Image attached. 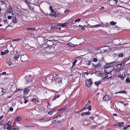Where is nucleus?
I'll return each instance as SVG.
<instances>
[{
    "label": "nucleus",
    "instance_id": "obj_14",
    "mask_svg": "<svg viewBox=\"0 0 130 130\" xmlns=\"http://www.w3.org/2000/svg\"><path fill=\"white\" fill-rule=\"evenodd\" d=\"M90 112L89 111L87 112H85L82 113L81 115L82 116H83L85 115H89L90 114Z\"/></svg>",
    "mask_w": 130,
    "mask_h": 130
},
{
    "label": "nucleus",
    "instance_id": "obj_35",
    "mask_svg": "<svg viewBox=\"0 0 130 130\" xmlns=\"http://www.w3.org/2000/svg\"><path fill=\"white\" fill-rule=\"evenodd\" d=\"M54 110H52L50 111L48 113L49 115H52L53 113V112H54Z\"/></svg>",
    "mask_w": 130,
    "mask_h": 130
},
{
    "label": "nucleus",
    "instance_id": "obj_5",
    "mask_svg": "<svg viewBox=\"0 0 130 130\" xmlns=\"http://www.w3.org/2000/svg\"><path fill=\"white\" fill-rule=\"evenodd\" d=\"M50 120V119L49 118H42L39 120V121L42 122H45Z\"/></svg>",
    "mask_w": 130,
    "mask_h": 130
},
{
    "label": "nucleus",
    "instance_id": "obj_47",
    "mask_svg": "<svg viewBox=\"0 0 130 130\" xmlns=\"http://www.w3.org/2000/svg\"><path fill=\"white\" fill-rule=\"evenodd\" d=\"M36 99H32L31 100L32 102H36Z\"/></svg>",
    "mask_w": 130,
    "mask_h": 130
},
{
    "label": "nucleus",
    "instance_id": "obj_53",
    "mask_svg": "<svg viewBox=\"0 0 130 130\" xmlns=\"http://www.w3.org/2000/svg\"><path fill=\"white\" fill-rule=\"evenodd\" d=\"M85 106L83 108V110H84L85 109H86L87 108V105L86 104L85 105Z\"/></svg>",
    "mask_w": 130,
    "mask_h": 130
},
{
    "label": "nucleus",
    "instance_id": "obj_8",
    "mask_svg": "<svg viewBox=\"0 0 130 130\" xmlns=\"http://www.w3.org/2000/svg\"><path fill=\"white\" fill-rule=\"evenodd\" d=\"M15 13L18 15H21V10L19 8H17V10L15 11Z\"/></svg>",
    "mask_w": 130,
    "mask_h": 130
},
{
    "label": "nucleus",
    "instance_id": "obj_34",
    "mask_svg": "<svg viewBox=\"0 0 130 130\" xmlns=\"http://www.w3.org/2000/svg\"><path fill=\"white\" fill-rule=\"evenodd\" d=\"M53 25L54 26L57 27L59 26H61V24H55Z\"/></svg>",
    "mask_w": 130,
    "mask_h": 130
},
{
    "label": "nucleus",
    "instance_id": "obj_19",
    "mask_svg": "<svg viewBox=\"0 0 130 130\" xmlns=\"http://www.w3.org/2000/svg\"><path fill=\"white\" fill-rule=\"evenodd\" d=\"M111 67L108 66L104 68V71L105 72H106L108 71H109V70L110 68Z\"/></svg>",
    "mask_w": 130,
    "mask_h": 130
},
{
    "label": "nucleus",
    "instance_id": "obj_9",
    "mask_svg": "<svg viewBox=\"0 0 130 130\" xmlns=\"http://www.w3.org/2000/svg\"><path fill=\"white\" fill-rule=\"evenodd\" d=\"M110 99V98L108 95H105L103 98V100L105 101L109 100Z\"/></svg>",
    "mask_w": 130,
    "mask_h": 130
},
{
    "label": "nucleus",
    "instance_id": "obj_28",
    "mask_svg": "<svg viewBox=\"0 0 130 130\" xmlns=\"http://www.w3.org/2000/svg\"><path fill=\"white\" fill-rule=\"evenodd\" d=\"M8 11L9 13H11L12 11V9L11 7H10L8 9Z\"/></svg>",
    "mask_w": 130,
    "mask_h": 130
},
{
    "label": "nucleus",
    "instance_id": "obj_64",
    "mask_svg": "<svg viewBox=\"0 0 130 130\" xmlns=\"http://www.w3.org/2000/svg\"><path fill=\"white\" fill-rule=\"evenodd\" d=\"M104 7H102L99 9L100 10H104Z\"/></svg>",
    "mask_w": 130,
    "mask_h": 130
},
{
    "label": "nucleus",
    "instance_id": "obj_57",
    "mask_svg": "<svg viewBox=\"0 0 130 130\" xmlns=\"http://www.w3.org/2000/svg\"><path fill=\"white\" fill-rule=\"evenodd\" d=\"M21 40V39L20 38H18V39H16L14 40V41H20Z\"/></svg>",
    "mask_w": 130,
    "mask_h": 130
},
{
    "label": "nucleus",
    "instance_id": "obj_36",
    "mask_svg": "<svg viewBox=\"0 0 130 130\" xmlns=\"http://www.w3.org/2000/svg\"><path fill=\"white\" fill-rule=\"evenodd\" d=\"M77 62V61L76 60H74V62H73V65L72 67V68L73 67H74L75 66V64H76V63Z\"/></svg>",
    "mask_w": 130,
    "mask_h": 130
},
{
    "label": "nucleus",
    "instance_id": "obj_30",
    "mask_svg": "<svg viewBox=\"0 0 130 130\" xmlns=\"http://www.w3.org/2000/svg\"><path fill=\"white\" fill-rule=\"evenodd\" d=\"M118 77L121 78V79L122 80H124L125 77L124 76H122L121 75H119L118 76Z\"/></svg>",
    "mask_w": 130,
    "mask_h": 130
},
{
    "label": "nucleus",
    "instance_id": "obj_17",
    "mask_svg": "<svg viewBox=\"0 0 130 130\" xmlns=\"http://www.w3.org/2000/svg\"><path fill=\"white\" fill-rule=\"evenodd\" d=\"M124 126V123L123 122H121L118 123V126L120 127H123Z\"/></svg>",
    "mask_w": 130,
    "mask_h": 130
},
{
    "label": "nucleus",
    "instance_id": "obj_56",
    "mask_svg": "<svg viewBox=\"0 0 130 130\" xmlns=\"http://www.w3.org/2000/svg\"><path fill=\"white\" fill-rule=\"evenodd\" d=\"M115 41H116V42H118V43H117V44H118L119 43L118 42L120 41V40L119 39H115Z\"/></svg>",
    "mask_w": 130,
    "mask_h": 130
},
{
    "label": "nucleus",
    "instance_id": "obj_25",
    "mask_svg": "<svg viewBox=\"0 0 130 130\" xmlns=\"http://www.w3.org/2000/svg\"><path fill=\"white\" fill-rule=\"evenodd\" d=\"M21 120V118L19 116L16 117L15 119V121H20Z\"/></svg>",
    "mask_w": 130,
    "mask_h": 130
},
{
    "label": "nucleus",
    "instance_id": "obj_45",
    "mask_svg": "<svg viewBox=\"0 0 130 130\" xmlns=\"http://www.w3.org/2000/svg\"><path fill=\"white\" fill-rule=\"evenodd\" d=\"M58 75L57 74H55L54 75L53 74V79L54 78V76H55V78H57V76Z\"/></svg>",
    "mask_w": 130,
    "mask_h": 130
},
{
    "label": "nucleus",
    "instance_id": "obj_49",
    "mask_svg": "<svg viewBox=\"0 0 130 130\" xmlns=\"http://www.w3.org/2000/svg\"><path fill=\"white\" fill-rule=\"evenodd\" d=\"M81 20V19H78L77 20H75V22H79L80 20Z\"/></svg>",
    "mask_w": 130,
    "mask_h": 130
},
{
    "label": "nucleus",
    "instance_id": "obj_63",
    "mask_svg": "<svg viewBox=\"0 0 130 130\" xmlns=\"http://www.w3.org/2000/svg\"><path fill=\"white\" fill-rule=\"evenodd\" d=\"M9 110L11 111H13V108L12 107H10L9 109Z\"/></svg>",
    "mask_w": 130,
    "mask_h": 130
},
{
    "label": "nucleus",
    "instance_id": "obj_55",
    "mask_svg": "<svg viewBox=\"0 0 130 130\" xmlns=\"http://www.w3.org/2000/svg\"><path fill=\"white\" fill-rule=\"evenodd\" d=\"M12 17H12L11 16L9 15L8 16V19H12Z\"/></svg>",
    "mask_w": 130,
    "mask_h": 130
},
{
    "label": "nucleus",
    "instance_id": "obj_40",
    "mask_svg": "<svg viewBox=\"0 0 130 130\" xmlns=\"http://www.w3.org/2000/svg\"><path fill=\"white\" fill-rule=\"evenodd\" d=\"M54 17H58V15H59L57 14V12L56 11L55 12V14Z\"/></svg>",
    "mask_w": 130,
    "mask_h": 130
},
{
    "label": "nucleus",
    "instance_id": "obj_1",
    "mask_svg": "<svg viewBox=\"0 0 130 130\" xmlns=\"http://www.w3.org/2000/svg\"><path fill=\"white\" fill-rule=\"evenodd\" d=\"M61 115H58L56 117L54 118L52 120V122L55 124H57L62 122L63 119H60V118L62 117Z\"/></svg>",
    "mask_w": 130,
    "mask_h": 130
},
{
    "label": "nucleus",
    "instance_id": "obj_10",
    "mask_svg": "<svg viewBox=\"0 0 130 130\" xmlns=\"http://www.w3.org/2000/svg\"><path fill=\"white\" fill-rule=\"evenodd\" d=\"M94 64L92 63H89L88 64V68L90 69H91L93 68Z\"/></svg>",
    "mask_w": 130,
    "mask_h": 130
},
{
    "label": "nucleus",
    "instance_id": "obj_38",
    "mask_svg": "<svg viewBox=\"0 0 130 130\" xmlns=\"http://www.w3.org/2000/svg\"><path fill=\"white\" fill-rule=\"evenodd\" d=\"M96 73L98 74L97 75V76L100 77L101 76L102 74L99 71H97L96 72Z\"/></svg>",
    "mask_w": 130,
    "mask_h": 130
},
{
    "label": "nucleus",
    "instance_id": "obj_18",
    "mask_svg": "<svg viewBox=\"0 0 130 130\" xmlns=\"http://www.w3.org/2000/svg\"><path fill=\"white\" fill-rule=\"evenodd\" d=\"M68 23H64L63 24H61V26L62 27H67L68 26Z\"/></svg>",
    "mask_w": 130,
    "mask_h": 130
},
{
    "label": "nucleus",
    "instance_id": "obj_15",
    "mask_svg": "<svg viewBox=\"0 0 130 130\" xmlns=\"http://www.w3.org/2000/svg\"><path fill=\"white\" fill-rule=\"evenodd\" d=\"M47 43L50 44V46H52L54 44V42L52 41L51 40H48L47 42Z\"/></svg>",
    "mask_w": 130,
    "mask_h": 130
},
{
    "label": "nucleus",
    "instance_id": "obj_27",
    "mask_svg": "<svg viewBox=\"0 0 130 130\" xmlns=\"http://www.w3.org/2000/svg\"><path fill=\"white\" fill-rule=\"evenodd\" d=\"M68 44L72 47H75L76 46H78L79 45H79L74 44H72L70 43H69Z\"/></svg>",
    "mask_w": 130,
    "mask_h": 130
},
{
    "label": "nucleus",
    "instance_id": "obj_41",
    "mask_svg": "<svg viewBox=\"0 0 130 130\" xmlns=\"http://www.w3.org/2000/svg\"><path fill=\"white\" fill-rule=\"evenodd\" d=\"M125 81L127 83H129L130 82V79L128 78H127L126 79Z\"/></svg>",
    "mask_w": 130,
    "mask_h": 130
},
{
    "label": "nucleus",
    "instance_id": "obj_26",
    "mask_svg": "<svg viewBox=\"0 0 130 130\" xmlns=\"http://www.w3.org/2000/svg\"><path fill=\"white\" fill-rule=\"evenodd\" d=\"M101 81H99V82L97 81L95 82L94 84L95 85L98 86L101 83Z\"/></svg>",
    "mask_w": 130,
    "mask_h": 130
},
{
    "label": "nucleus",
    "instance_id": "obj_29",
    "mask_svg": "<svg viewBox=\"0 0 130 130\" xmlns=\"http://www.w3.org/2000/svg\"><path fill=\"white\" fill-rule=\"evenodd\" d=\"M116 93H125V94H127V92L126 91H120L118 92H117Z\"/></svg>",
    "mask_w": 130,
    "mask_h": 130
},
{
    "label": "nucleus",
    "instance_id": "obj_22",
    "mask_svg": "<svg viewBox=\"0 0 130 130\" xmlns=\"http://www.w3.org/2000/svg\"><path fill=\"white\" fill-rule=\"evenodd\" d=\"M58 27L54 26L53 25L52 27L51 28V30H55L57 29Z\"/></svg>",
    "mask_w": 130,
    "mask_h": 130
},
{
    "label": "nucleus",
    "instance_id": "obj_23",
    "mask_svg": "<svg viewBox=\"0 0 130 130\" xmlns=\"http://www.w3.org/2000/svg\"><path fill=\"white\" fill-rule=\"evenodd\" d=\"M103 75H105V77H106V79H109L111 78L112 77V75L110 77L107 78L108 77V75H106V74L105 73H103Z\"/></svg>",
    "mask_w": 130,
    "mask_h": 130
},
{
    "label": "nucleus",
    "instance_id": "obj_32",
    "mask_svg": "<svg viewBox=\"0 0 130 130\" xmlns=\"http://www.w3.org/2000/svg\"><path fill=\"white\" fill-rule=\"evenodd\" d=\"M123 56V53H121L119 54L118 55V56L119 57H122Z\"/></svg>",
    "mask_w": 130,
    "mask_h": 130
},
{
    "label": "nucleus",
    "instance_id": "obj_54",
    "mask_svg": "<svg viewBox=\"0 0 130 130\" xmlns=\"http://www.w3.org/2000/svg\"><path fill=\"white\" fill-rule=\"evenodd\" d=\"M106 74V75H107L108 74H109L110 73V71H108L106 72V73H105Z\"/></svg>",
    "mask_w": 130,
    "mask_h": 130
},
{
    "label": "nucleus",
    "instance_id": "obj_43",
    "mask_svg": "<svg viewBox=\"0 0 130 130\" xmlns=\"http://www.w3.org/2000/svg\"><path fill=\"white\" fill-rule=\"evenodd\" d=\"M23 10H24L25 11H23V12L24 13L25 12L27 14V13H28V10H26L25 9H23Z\"/></svg>",
    "mask_w": 130,
    "mask_h": 130
},
{
    "label": "nucleus",
    "instance_id": "obj_12",
    "mask_svg": "<svg viewBox=\"0 0 130 130\" xmlns=\"http://www.w3.org/2000/svg\"><path fill=\"white\" fill-rule=\"evenodd\" d=\"M11 59L10 58L7 59L6 61V63L8 64L9 66H10L12 64L11 62Z\"/></svg>",
    "mask_w": 130,
    "mask_h": 130
},
{
    "label": "nucleus",
    "instance_id": "obj_31",
    "mask_svg": "<svg viewBox=\"0 0 130 130\" xmlns=\"http://www.w3.org/2000/svg\"><path fill=\"white\" fill-rule=\"evenodd\" d=\"M28 7L31 10H32L34 9V8L30 5V4L28 6Z\"/></svg>",
    "mask_w": 130,
    "mask_h": 130
},
{
    "label": "nucleus",
    "instance_id": "obj_7",
    "mask_svg": "<svg viewBox=\"0 0 130 130\" xmlns=\"http://www.w3.org/2000/svg\"><path fill=\"white\" fill-rule=\"evenodd\" d=\"M6 93V90L4 89L1 88L0 89V95H2Z\"/></svg>",
    "mask_w": 130,
    "mask_h": 130
},
{
    "label": "nucleus",
    "instance_id": "obj_20",
    "mask_svg": "<svg viewBox=\"0 0 130 130\" xmlns=\"http://www.w3.org/2000/svg\"><path fill=\"white\" fill-rule=\"evenodd\" d=\"M13 18L12 17V21L14 23H17L18 21L16 20V17H13Z\"/></svg>",
    "mask_w": 130,
    "mask_h": 130
},
{
    "label": "nucleus",
    "instance_id": "obj_46",
    "mask_svg": "<svg viewBox=\"0 0 130 130\" xmlns=\"http://www.w3.org/2000/svg\"><path fill=\"white\" fill-rule=\"evenodd\" d=\"M25 2L26 3V4L28 5H28H29L30 4V2H29L28 1Z\"/></svg>",
    "mask_w": 130,
    "mask_h": 130
},
{
    "label": "nucleus",
    "instance_id": "obj_33",
    "mask_svg": "<svg viewBox=\"0 0 130 130\" xmlns=\"http://www.w3.org/2000/svg\"><path fill=\"white\" fill-rule=\"evenodd\" d=\"M4 22L5 23L4 24L6 25L8 24V20H4Z\"/></svg>",
    "mask_w": 130,
    "mask_h": 130
},
{
    "label": "nucleus",
    "instance_id": "obj_51",
    "mask_svg": "<svg viewBox=\"0 0 130 130\" xmlns=\"http://www.w3.org/2000/svg\"><path fill=\"white\" fill-rule=\"evenodd\" d=\"M126 61H124V59H123V61H122V62H123V63H122V64H121V65H122L123 64V65H124L125 64V62Z\"/></svg>",
    "mask_w": 130,
    "mask_h": 130
},
{
    "label": "nucleus",
    "instance_id": "obj_61",
    "mask_svg": "<svg viewBox=\"0 0 130 130\" xmlns=\"http://www.w3.org/2000/svg\"><path fill=\"white\" fill-rule=\"evenodd\" d=\"M127 126L126 127H123V129H124V130H126L127 129Z\"/></svg>",
    "mask_w": 130,
    "mask_h": 130
},
{
    "label": "nucleus",
    "instance_id": "obj_50",
    "mask_svg": "<svg viewBox=\"0 0 130 130\" xmlns=\"http://www.w3.org/2000/svg\"><path fill=\"white\" fill-rule=\"evenodd\" d=\"M19 58V55H18V56H15L14 57V59L15 60H17Z\"/></svg>",
    "mask_w": 130,
    "mask_h": 130
},
{
    "label": "nucleus",
    "instance_id": "obj_60",
    "mask_svg": "<svg viewBox=\"0 0 130 130\" xmlns=\"http://www.w3.org/2000/svg\"><path fill=\"white\" fill-rule=\"evenodd\" d=\"M1 74H1V75H5L6 74V72H2Z\"/></svg>",
    "mask_w": 130,
    "mask_h": 130
},
{
    "label": "nucleus",
    "instance_id": "obj_24",
    "mask_svg": "<svg viewBox=\"0 0 130 130\" xmlns=\"http://www.w3.org/2000/svg\"><path fill=\"white\" fill-rule=\"evenodd\" d=\"M26 29L28 30H36L35 27L28 28Z\"/></svg>",
    "mask_w": 130,
    "mask_h": 130
},
{
    "label": "nucleus",
    "instance_id": "obj_4",
    "mask_svg": "<svg viewBox=\"0 0 130 130\" xmlns=\"http://www.w3.org/2000/svg\"><path fill=\"white\" fill-rule=\"evenodd\" d=\"M53 80H54L56 83H59L60 82L62 83V79L61 78H55V76H54V78H53Z\"/></svg>",
    "mask_w": 130,
    "mask_h": 130
},
{
    "label": "nucleus",
    "instance_id": "obj_2",
    "mask_svg": "<svg viewBox=\"0 0 130 130\" xmlns=\"http://www.w3.org/2000/svg\"><path fill=\"white\" fill-rule=\"evenodd\" d=\"M86 84L88 87H90L91 85L92 82L91 79L90 78L88 80L86 81Z\"/></svg>",
    "mask_w": 130,
    "mask_h": 130
},
{
    "label": "nucleus",
    "instance_id": "obj_48",
    "mask_svg": "<svg viewBox=\"0 0 130 130\" xmlns=\"http://www.w3.org/2000/svg\"><path fill=\"white\" fill-rule=\"evenodd\" d=\"M9 126H8V125H7V124H6L4 127V128L6 129Z\"/></svg>",
    "mask_w": 130,
    "mask_h": 130
},
{
    "label": "nucleus",
    "instance_id": "obj_21",
    "mask_svg": "<svg viewBox=\"0 0 130 130\" xmlns=\"http://www.w3.org/2000/svg\"><path fill=\"white\" fill-rule=\"evenodd\" d=\"M12 129L13 130H19V128L17 126H15L13 125H11Z\"/></svg>",
    "mask_w": 130,
    "mask_h": 130
},
{
    "label": "nucleus",
    "instance_id": "obj_3",
    "mask_svg": "<svg viewBox=\"0 0 130 130\" xmlns=\"http://www.w3.org/2000/svg\"><path fill=\"white\" fill-rule=\"evenodd\" d=\"M102 48H103V51L105 53H108L109 51L110 50V47L108 46H103Z\"/></svg>",
    "mask_w": 130,
    "mask_h": 130
},
{
    "label": "nucleus",
    "instance_id": "obj_62",
    "mask_svg": "<svg viewBox=\"0 0 130 130\" xmlns=\"http://www.w3.org/2000/svg\"><path fill=\"white\" fill-rule=\"evenodd\" d=\"M53 110H54V111H60V110H58V109H55Z\"/></svg>",
    "mask_w": 130,
    "mask_h": 130
},
{
    "label": "nucleus",
    "instance_id": "obj_37",
    "mask_svg": "<svg viewBox=\"0 0 130 130\" xmlns=\"http://www.w3.org/2000/svg\"><path fill=\"white\" fill-rule=\"evenodd\" d=\"M110 24L111 25H115L116 24V23L114 21H111L110 22Z\"/></svg>",
    "mask_w": 130,
    "mask_h": 130
},
{
    "label": "nucleus",
    "instance_id": "obj_39",
    "mask_svg": "<svg viewBox=\"0 0 130 130\" xmlns=\"http://www.w3.org/2000/svg\"><path fill=\"white\" fill-rule=\"evenodd\" d=\"M91 106L90 105V106H89L88 107H87V109L89 110H90V111L91 110Z\"/></svg>",
    "mask_w": 130,
    "mask_h": 130
},
{
    "label": "nucleus",
    "instance_id": "obj_52",
    "mask_svg": "<svg viewBox=\"0 0 130 130\" xmlns=\"http://www.w3.org/2000/svg\"><path fill=\"white\" fill-rule=\"evenodd\" d=\"M60 95L59 94H58L56 95H55V99L58 98H59L60 96Z\"/></svg>",
    "mask_w": 130,
    "mask_h": 130
},
{
    "label": "nucleus",
    "instance_id": "obj_6",
    "mask_svg": "<svg viewBox=\"0 0 130 130\" xmlns=\"http://www.w3.org/2000/svg\"><path fill=\"white\" fill-rule=\"evenodd\" d=\"M50 10L51 11V12L50 13V15L54 17V14H55V11H54L52 8V6H51L50 7Z\"/></svg>",
    "mask_w": 130,
    "mask_h": 130
},
{
    "label": "nucleus",
    "instance_id": "obj_58",
    "mask_svg": "<svg viewBox=\"0 0 130 130\" xmlns=\"http://www.w3.org/2000/svg\"><path fill=\"white\" fill-rule=\"evenodd\" d=\"M93 61L94 62H96L97 61V60L96 58H94L93 59Z\"/></svg>",
    "mask_w": 130,
    "mask_h": 130
},
{
    "label": "nucleus",
    "instance_id": "obj_13",
    "mask_svg": "<svg viewBox=\"0 0 130 130\" xmlns=\"http://www.w3.org/2000/svg\"><path fill=\"white\" fill-rule=\"evenodd\" d=\"M116 72V70H111L110 71V75H112V76H115Z\"/></svg>",
    "mask_w": 130,
    "mask_h": 130
},
{
    "label": "nucleus",
    "instance_id": "obj_44",
    "mask_svg": "<svg viewBox=\"0 0 130 130\" xmlns=\"http://www.w3.org/2000/svg\"><path fill=\"white\" fill-rule=\"evenodd\" d=\"M11 122H9L6 124L8 126H9L11 124Z\"/></svg>",
    "mask_w": 130,
    "mask_h": 130
},
{
    "label": "nucleus",
    "instance_id": "obj_16",
    "mask_svg": "<svg viewBox=\"0 0 130 130\" xmlns=\"http://www.w3.org/2000/svg\"><path fill=\"white\" fill-rule=\"evenodd\" d=\"M9 53V51L8 50H6L5 52H1V54L3 55H5V54H7Z\"/></svg>",
    "mask_w": 130,
    "mask_h": 130
},
{
    "label": "nucleus",
    "instance_id": "obj_59",
    "mask_svg": "<svg viewBox=\"0 0 130 130\" xmlns=\"http://www.w3.org/2000/svg\"><path fill=\"white\" fill-rule=\"evenodd\" d=\"M101 26L100 25H94V26H92L93 27H99L100 26Z\"/></svg>",
    "mask_w": 130,
    "mask_h": 130
},
{
    "label": "nucleus",
    "instance_id": "obj_42",
    "mask_svg": "<svg viewBox=\"0 0 130 130\" xmlns=\"http://www.w3.org/2000/svg\"><path fill=\"white\" fill-rule=\"evenodd\" d=\"M12 126H9L7 128V130H11L12 129Z\"/></svg>",
    "mask_w": 130,
    "mask_h": 130
},
{
    "label": "nucleus",
    "instance_id": "obj_11",
    "mask_svg": "<svg viewBox=\"0 0 130 130\" xmlns=\"http://www.w3.org/2000/svg\"><path fill=\"white\" fill-rule=\"evenodd\" d=\"M29 91V89L28 88H26L25 89L24 91V94L25 95V97H26L27 94Z\"/></svg>",
    "mask_w": 130,
    "mask_h": 130
}]
</instances>
